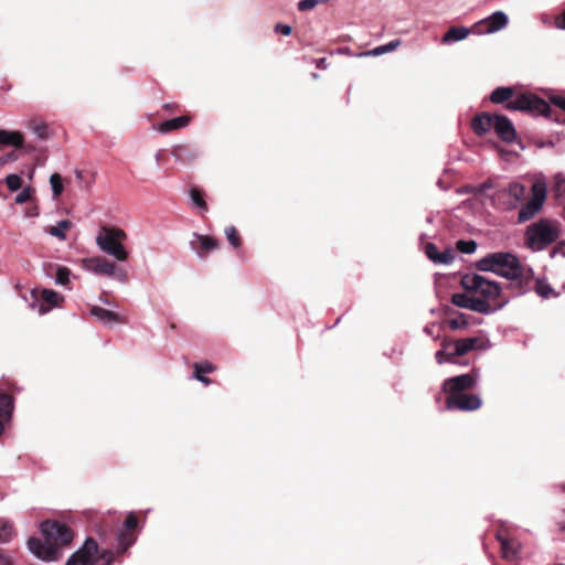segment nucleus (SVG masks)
Segmentation results:
<instances>
[{
  "label": "nucleus",
  "mask_w": 565,
  "mask_h": 565,
  "mask_svg": "<svg viewBox=\"0 0 565 565\" xmlns=\"http://www.w3.org/2000/svg\"><path fill=\"white\" fill-rule=\"evenodd\" d=\"M40 531L45 536V541L31 537L28 541L30 552L38 558L52 562L61 557L57 542L67 545L73 540L71 529L58 521H44L40 524Z\"/></svg>",
  "instance_id": "obj_1"
},
{
  "label": "nucleus",
  "mask_w": 565,
  "mask_h": 565,
  "mask_svg": "<svg viewBox=\"0 0 565 565\" xmlns=\"http://www.w3.org/2000/svg\"><path fill=\"white\" fill-rule=\"evenodd\" d=\"M512 87H498L491 95L490 100L494 104H503L505 102V108L509 110L527 111L533 115H542L551 117V107L547 102L537 97L531 93H524L515 96Z\"/></svg>",
  "instance_id": "obj_2"
},
{
  "label": "nucleus",
  "mask_w": 565,
  "mask_h": 565,
  "mask_svg": "<svg viewBox=\"0 0 565 565\" xmlns=\"http://www.w3.org/2000/svg\"><path fill=\"white\" fill-rule=\"evenodd\" d=\"M477 268L481 271H491L509 280L526 277L532 274L531 268H524L519 258L504 252L492 253L477 262Z\"/></svg>",
  "instance_id": "obj_3"
},
{
  "label": "nucleus",
  "mask_w": 565,
  "mask_h": 565,
  "mask_svg": "<svg viewBox=\"0 0 565 565\" xmlns=\"http://www.w3.org/2000/svg\"><path fill=\"white\" fill-rule=\"evenodd\" d=\"M561 235L559 224L555 221L542 218L527 226L525 244L534 252L543 250L554 243Z\"/></svg>",
  "instance_id": "obj_4"
},
{
  "label": "nucleus",
  "mask_w": 565,
  "mask_h": 565,
  "mask_svg": "<svg viewBox=\"0 0 565 565\" xmlns=\"http://www.w3.org/2000/svg\"><path fill=\"white\" fill-rule=\"evenodd\" d=\"M126 239L127 234L124 230L103 226L96 236V245L102 252L114 257L116 260L126 262L129 255L122 244Z\"/></svg>",
  "instance_id": "obj_5"
},
{
  "label": "nucleus",
  "mask_w": 565,
  "mask_h": 565,
  "mask_svg": "<svg viewBox=\"0 0 565 565\" xmlns=\"http://www.w3.org/2000/svg\"><path fill=\"white\" fill-rule=\"evenodd\" d=\"M461 286L466 291L476 296H480L488 302L498 299L501 294V288L498 282L487 279L479 274H467L461 278Z\"/></svg>",
  "instance_id": "obj_6"
},
{
  "label": "nucleus",
  "mask_w": 565,
  "mask_h": 565,
  "mask_svg": "<svg viewBox=\"0 0 565 565\" xmlns=\"http://www.w3.org/2000/svg\"><path fill=\"white\" fill-rule=\"evenodd\" d=\"M491 198L495 207L512 211L524 201L525 186L519 182H511L508 186L498 189Z\"/></svg>",
  "instance_id": "obj_7"
},
{
  "label": "nucleus",
  "mask_w": 565,
  "mask_h": 565,
  "mask_svg": "<svg viewBox=\"0 0 565 565\" xmlns=\"http://www.w3.org/2000/svg\"><path fill=\"white\" fill-rule=\"evenodd\" d=\"M63 300L64 297L53 289L34 288L31 291V301L29 306L40 316H43L57 307Z\"/></svg>",
  "instance_id": "obj_8"
},
{
  "label": "nucleus",
  "mask_w": 565,
  "mask_h": 565,
  "mask_svg": "<svg viewBox=\"0 0 565 565\" xmlns=\"http://www.w3.org/2000/svg\"><path fill=\"white\" fill-rule=\"evenodd\" d=\"M82 268L95 275L116 277L119 281L127 279V273L124 269L117 268L114 263L99 256L83 258Z\"/></svg>",
  "instance_id": "obj_9"
},
{
  "label": "nucleus",
  "mask_w": 565,
  "mask_h": 565,
  "mask_svg": "<svg viewBox=\"0 0 565 565\" xmlns=\"http://www.w3.org/2000/svg\"><path fill=\"white\" fill-rule=\"evenodd\" d=\"M546 199V184L543 181H535L532 185V195L527 203H525L518 215L519 223H524L533 218L542 209Z\"/></svg>",
  "instance_id": "obj_10"
},
{
  "label": "nucleus",
  "mask_w": 565,
  "mask_h": 565,
  "mask_svg": "<svg viewBox=\"0 0 565 565\" xmlns=\"http://www.w3.org/2000/svg\"><path fill=\"white\" fill-rule=\"evenodd\" d=\"M478 376L473 373H467L447 379L443 384V390L448 396L459 395L475 387Z\"/></svg>",
  "instance_id": "obj_11"
},
{
  "label": "nucleus",
  "mask_w": 565,
  "mask_h": 565,
  "mask_svg": "<svg viewBox=\"0 0 565 565\" xmlns=\"http://www.w3.org/2000/svg\"><path fill=\"white\" fill-rule=\"evenodd\" d=\"M97 552L98 545L96 541L87 537L83 546L68 557L65 565H92Z\"/></svg>",
  "instance_id": "obj_12"
},
{
  "label": "nucleus",
  "mask_w": 565,
  "mask_h": 565,
  "mask_svg": "<svg viewBox=\"0 0 565 565\" xmlns=\"http://www.w3.org/2000/svg\"><path fill=\"white\" fill-rule=\"evenodd\" d=\"M481 398L476 394L462 393L459 395L447 396L446 408L459 409L463 412L476 411L481 406Z\"/></svg>",
  "instance_id": "obj_13"
},
{
  "label": "nucleus",
  "mask_w": 565,
  "mask_h": 565,
  "mask_svg": "<svg viewBox=\"0 0 565 565\" xmlns=\"http://www.w3.org/2000/svg\"><path fill=\"white\" fill-rule=\"evenodd\" d=\"M508 15L503 11H495L491 15L480 20L476 26L486 25L484 30H478V33H494L507 26Z\"/></svg>",
  "instance_id": "obj_14"
},
{
  "label": "nucleus",
  "mask_w": 565,
  "mask_h": 565,
  "mask_svg": "<svg viewBox=\"0 0 565 565\" xmlns=\"http://www.w3.org/2000/svg\"><path fill=\"white\" fill-rule=\"evenodd\" d=\"M493 130L500 139L505 142H512L516 138V132L511 120L503 115H495Z\"/></svg>",
  "instance_id": "obj_15"
},
{
  "label": "nucleus",
  "mask_w": 565,
  "mask_h": 565,
  "mask_svg": "<svg viewBox=\"0 0 565 565\" xmlns=\"http://www.w3.org/2000/svg\"><path fill=\"white\" fill-rule=\"evenodd\" d=\"M424 250L427 258L438 265H449L455 259V252L451 248L439 252L434 243H427Z\"/></svg>",
  "instance_id": "obj_16"
},
{
  "label": "nucleus",
  "mask_w": 565,
  "mask_h": 565,
  "mask_svg": "<svg viewBox=\"0 0 565 565\" xmlns=\"http://www.w3.org/2000/svg\"><path fill=\"white\" fill-rule=\"evenodd\" d=\"M457 344L455 340L444 339L441 342V349L435 353V359L438 364L444 363H457Z\"/></svg>",
  "instance_id": "obj_17"
},
{
  "label": "nucleus",
  "mask_w": 565,
  "mask_h": 565,
  "mask_svg": "<svg viewBox=\"0 0 565 565\" xmlns=\"http://www.w3.org/2000/svg\"><path fill=\"white\" fill-rule=\"evenodd\" d=\"M190 247L196 253L199 257H203L204 255L202 250H214L217 247V241L211 236L194 233L193 238L190 241Z\"/></svg>",
  "instance_id": "obj_18"
},
{
  "label": "nucleus",
  "mask_w": 565,
  "mask_h": 565,
  "mask_svg": "<svg viewBox=\"0 0 565 565\" xmlns=\"http://www.w3.org/2000/svg\"><path fill=\"white\" fill-rule=\"evenodd\" d=\"M46 276L54 279L57 286L67 287L71 281V270L61 265L50 264L45 267Z\"/></svg>",
  "instance_id": "obj_19"
},
{
  "label": "nucleus",
  "mask_w": 565,
  "mask_h": 565,
  "mask_svg": "<svg viewBox=\"0 0 565 565\" xmlns=\"http://www.w3.org/2000/svg\"><path fill=\"white\" fill-rule=\"evenodd\" d=\"M89 312H90V316L96 318L97 321H99L100 323H103L105 326H113L116 323L125 322L124 319L115 311H111V310H108V309H105V308H102L98 306L92 307Z\"/></svg>",
  "instance_id": "obj_20"
},
{
  "label": "nucleus",
  "mask_w": 565,
  "mask_h": 565,
  "mask_svg": "<svg viewBox=\"0 0 565 565\" xmlns=\"http://www.w3.org/2000/svg\"><path fill=\"white\" fill-rule=\"evenodd\" d=\"M507 302V300H503L497 305H491L481 297H471L469 309L479 313L490 315L501 309Z\"/></svg>",
  "instance_id": "obj_21"
},
{
  "label": "nucleus",
  "mask_w": 565,
  "mask_h": 565,
  "mask_svg": "<svg viewBox=\"0 0 565 565\" xmlns=\"http://www.w3.org/2000/svg\"><path fill=\"white\" fill-rule=\"evenodd\" d=\"M494 117H495V115H489L486 113L478 115L472 120V124H471L473 131L477 135L482 136L486 132H488L489 130L493 129Z\"/></svg>",
  "instance_id": "obj_22"
},
{
  "label": "nucleus",
  "mask_w": 565,
  "mask_h": 565,
  "mask_svg": "<svg viewBox=\"0 0 565 565\" xmlns=\"http://www.w3.org/2000/svg\"><path fill=\"white\" fill-rule=\"evenodd\" d=\"M498 540L501 545L502 557L508 561L515 559L519 554L520 544L513 539H505L501 535L498 536Z\"/></svg>",
  "instance_id": "obj_23"
},
{
  "label": "nucleus",
  "mask_w": 565,
  "mask_h": 565,
  "mask_svg": "<svg viewBox=\"0 0 565 565\" xmlns=\"http://www.w3.org/2000/svg\"><path fill=\"white\" fill-rule=\"evenodd\" d=\"M456 344L458 347L457 349V355L463 356L467 353L479 349L481 347V339L477 337L471 338H462L455 340Z\"/></svg>",
  "instance_id": "obj_24"
},
{
  "label": "nucleus",
  "mask_w": 565,
  "mask_h": 565,
  "mask_svg": "<svg viewBox=\"0 0 565 565\" xmlns=\"http://www.w3.org/2000/svg\"><path fill=\"white\" fill-rule=\"evenodd\" d=\"M23 135L20 131H9L0 129V145L13 146L15 148L23 147Z\"/></svg>",
  "instance_id": "obj_25"
},
{
  "label": "nucleus",
  "mask_w": 565,
  "mask_h": 565,
  "mask_svg": "<svg viewBox=\"0 0 565 565\" xmlns=\"http://www.w3.org/2000/svg\"><path fill=\"white\" fill-rule=\"evenodd\" d=\"M470 34V29L466 26H451L443 36V43L449 44L465 40Z\"/></svg>",
  "instance_id": "obj_26"
},
{
  "label": "nucleus",
  "mask_w": 565,
  "mask_h": 565,
  "mask_svg": "<svg viewBox=\"0 0 565 565\" xmlns=\"http://www.w3.org/2000/svg\"><path fill=\"white\" fill-rule=\"evenodd\" d=\"M189 122H190V117H188V116L175 117V118L163 121L159 126V131L161 134H167L172 130L186 127L189 125Z\"/></svg>",
  "instance_id": "obj_27"
},
{
  "label": "nucleus",
  "mask_w": 565,
  "mask_h": 565,
  "mask_svg": "<svg viewBox=\"0 0 565 565\" xmlns=\"http://www.w3.org/2000/svg\"><path fill=\"white\" fill-rule=\"evenodd\" d=\"M73 226V223L70 220H61L56 225L50 226L46 230V233L53 237L58 238L60 241L66 239V231H68Z\"/></svg>",
  "instance_id": "obj_28"
},
{
  "label": "nucleus",
  "mask_w": 565,
  "mask_h": 565,
  "mask_svg": "<svg viewBox=\"0 0 565 565\" xmlns=\"http://www.w3.org/2000/svg\"><path fill=\"white\" fill-rule=\"evenodd\" d=\"M15 531L12 521L0 519V543L7 544L13 540Z\"/></svg>",
  "instance_id": "obj_29"
},
{
  "label": "nucleus",
  "mask_w": 565,
  "mask_h": 565,
  "mask_svg": "<svg viewBox=\"0 0 565 565\" xmlns=\"http://www.w3.org/2000/svg\"><path fill=\"white\" fill-rule=\"evenodd\" d=\"M13 411V399L9 394H0V417L9 420Z\"/></svg>",
  "instance_id": "obj_30"
},
{
  "label": "nucleus",
  "mask_w": 565,
  "mask_h": 565,
  "mask_svg": "<svg viewBox=\"0 0 565 565\" xmlns=\"http://www.w3.org/2000/svg\"><path fill=\"white\" fill-rule=\"evenodd\" d=\"M190 199L192 202V205L196 207L201 213H204L207 211V204L203 198V194L198 189H191L190 190Z\"/></svg>",
  "instance_id": "obj_31"
},
{
  "label": "nucleus",
  "mask_w": 565,
  "mask_h": 565,
  "mask_svg": "<svg viewBox=\"0 0 565 565\" xmlns=\"http://www.w3.org/2000/svg\"><path fill=\"white\" fill-rule=\"evenodd\" d=\"M117 542L119 546L118 553H124L129 546L135 543V537L131 533L126 531H119L117 535Z\"/></svg>",
  "instance_id": "obj_32"
},
{
  "label": "nucleus",
  "mask_w": 565,
  "mask_h": 565,
  "mask_svg": "<svg viewBox=\"0 0 565 565\" xmlns=\"http://www.w3.org/2000/svg\"><path fill=\"white\" fill-rule=\"evenodd\" d=\"M50 184L52 188L53 199H57L63 192V181L58 173H53L50 177Z\"/></svg>",
  "instance_id": "obj_33"
},
{
  "label": "nucleus",
  "mask_w": 565,
  "mask_h": 565,
  "mask_svg": "<svg viewBox=\"0 0 565 565\" xmlns=\"http://www.w3.org/2000/svg\"><path fill=\"white\" fill-rule=\"evenodd\" d=\"M447 324L451 330H460L466 329L469 326V321L467 316L461 313L458 317L449 318Z\"/></svg>",
  "instance_id": "obj_34"
},
{
  "label": "nucleus",
  "mask_w": 565,
  "mask_h": 565,
  "mask_svg": "<svg viewBox=\"0 0 565 565\" xmlns=\"http://www.w3.org/2000/svg\"><path fill=\"white\" fill-rule=\"evenodd\" d=\"M553 192L557 198L565 194V175L561 172L554 175Z\"/></svg>",
  "instance_id": "obj_35"
},
{
  "label": "nucleus",
  "mask_w": 565,
  "mask_h": 565,
  "mask_svg": "<svg viewBox=\"0 0 565 565\" xmlns=\"http://www.w3.org/2000/svg\"><path fill=\"white\" fill-rule=\"evenodd\" d=\"M471 297L463 292H457L451 296V302L459 308L469 309Z\"/></svg>",
  "instance_id": "obj_36"
},
{
  "label": "nucleus",
  "mask_w": 565,
  "mask_h": 565,
  "mask_svg": "<svg viewBox=\"0 0 565 565\" xmlns=\"http://www.w3.org/2000/svg\"><path fill=\"white\" fill-rule=\"evenodd\" d=\"M4 182L11 192L18 191L22 186V178L15 173L7 175Z\"/></svg>",
  "instance_id": "obj_37"
},
{
  "label": "nucleus",
  "mask_w": 565,
  "mask_h": 565,
  "mask_svg": "<svg viewBox=\"0 0 565 565\" xmlns=\"http://www.w3.org/2000/svg\"><path fill=\"white\" fill-rule=\"evenodd\" d=\"M388 53V43L380 45L373 50L362 51L356 56L359 57H370V56H380Z\"/></svg>",
  "instance_id": "obj_38"
},
{
  "label": "nucleus",
  "mask_w": 565,
  "mask_h": 565,
  "mask_svg": "<svg viewBox=\"0 0 565 565\" xmlns=\"http://www.w3.org/2000/svg\"><path fill=\"white\" fill-rule=\"evenodd\" d=\"M172 154L177 161H185L188 157L194 158L195 154L190 153V149L186 146H177L172 150Z\"/></svg>",
  "instance_id": "obj_39"
},
{
  "label": "nucleus",
  "mask_w": 565,
  "mask_h": 565,
  "mask_svg": "<svg viewBox=\"0 0 565 565\" xmlns=\"http://www.w3.org/2000/svg\"><path fill=\"white\" fill-rule=\"evenodd\" d=\"M328 0H300L297 4V9L301 12L312 10L318 4L326 3Z\"/></svg>",
  "instance_id": "obj_40"
},
{
  "label": "nucleus",
  "mask_w": 565,
  "mask_h": 565,
  "mask_svg": "<svg viewBox=\"0 0 565 565\" xmlns=\"http://www.w3.org/2000/svg\"><path fill=\"white\" fill-rule=\"evenodd\" d=\"M225 235H226V238L228 239L230 244L234 248H237L241 245L239 236H238L237 231H236V228L234 226L226 227L225 228Z\"/></svg>",
  "instance_id": "obj_41"
},
{
  "label": "nucleus",
  "mask_w": 565,
  "mask_h": 565,
  "mask_svg": "<svg viewBox=\"0 0 565 565\" xmlns=\"http://www.w3.org/2000/svg\"><path fill=\"white\" fill-rule=\"evenodd\" d=\"M457 248L463 254H472L477 249V243L475 241H458Z\"/></svg>",
  "instance_id": "obj_42"
},
{
  "label": "nucleus",
  "mask_w": 565,
  "mask_h": 565,
  "mask_svg": "<svg viewBox=\"0 0 565 565\" xmlns=\"http://www.w3.org/2000/svg\"><path fill=\"white\" fill-rule=\"evenodd\" d=\"M34 190L31 186H25L21 190V192L15 196L14 202L17 204H23L31 200Z\"/></svg>",
  "instance_id": "obj_43"
},
{
  "label": "nucleus",
  "mask_w": 565,
  "mask_h": 565,
  "mask_svg": "<svg viewBox=\"0 0 565 565\" xmlns=\"http://www.w3.org/2000/svg\"><path fill=\"white\" fill-rule=\"evenodd\" d=\"M215 366L211 362H201L194 364V374L212 373Z\"/></svg>",
  "instance_id": "obj_44"
},
{
  "label": "nucleus",
  "mask_w": 565,
  "mask_h": 565,
  "mask_svg": "<svg viewBox=\"0 0 565 565\" xmlns=\"http://www.w3.org/2000/svg\"><path fill=\"white\" fill-rule=\"evenodd\" d=\"M550 103L563 111H565V96L559 94L551 95L548 98Z\"/></svg>",
  "instance_id": "obj_45"
},
{
  "label": "nucleus",
  "mask_w": 565,
  "mask_h": 565,
  "mask_svg": "<svg viewBox=\"0 0 565 565\" xmlns=\"http://www.w3.org/2000/svg\"><path fill=\"white\" fill-rule=\"evenodd\" d=\"M536 292L543 298H548L550 295L553 292V289L547 284L537 281Z\"/></svg>",
  "instance_id": "obj_46"
},
{
  "label": "nucleus",
  "mask_w": 565,
  "mask_h": 565,
  "mask_svg": "<svg viewBox=\"0 0 565 565\" xmlns=\"http://www.w3.org/2000/svg\"><path fill=\"white\" fill-rule=\"evenodd\" d=\"M138 524V519L131 513L125 520L126 531H132Z\"/></svg>",
  "instance_id": "obj_47"
},
{
  "label": "nucleus",
  "mask_w": 565,
  "mask_h": 565,
  "mask_svg": "<svg viewBox=\"0 0 565 565\" xmlns=\"http://www.w3.org/2000/svg\"><path fill=\"white\" fill-rule=\"evenodd\" d=\"M275 31L287 36L291 34L292 28L289 24L277 23L275 25Z\"/></svg>",
  "instance_id": "obj_48"
},
{
  "label": "nucleus",
  "mask_w": 565,
  "mask_h": 565,
  "mask_svg": "<svg viewBox=\"0 0 565 565\" xmlns=\"http://www.w3.org/2000/svg\"><path fill=\"white\" fill-rule=\"evenodd\" d=\"M492 188H493V182L491 180H488V181L481 183L480 185H478V188L476 189V193L482 194Z\"/></svg>",
  "instance_id": "obj_49"
},
{
  "label": "nucleus",
  "mask_w": 565,
  "mask_h": 565,
  "mask_svg": "<svg viewBox=\"0 0 565 565\" xmlns=\"http://www.w3.org/2000/svg\"><path fill=\"white\" fill-rule=\"evenodd\" d=\"M555 28L565 30V10L555 18Z\"/></svg>",
  "instance_id": "obj_50"
},
{
  "label": "nucleus",
  "mask_w": 565,
  "mask_h": 565,
  "mask_svg": "<svg viewBox=\"0 0 565 565\" xmlns=\"http://www.w3.org/2000/svg\"><path fill=\"white\" fill-rule=\"evenodd\" d=\"M102 557L106 559L105 564H103V565H113V562L115 559V553L114 552L103 553Z\"/></svg>",
  "instance_id": "obj_51"
},
{
  "label": "nucleus",
  "mask_w": 565,
  "mask_h": 565,
  "mask_svg": "<svg viewBox=\"0 0 565 565\" xmlns=\"http://www.w3.org/2000/svg\"><path fill=\"white\" fill-rule=\"evenodd\" d=\"M0 565H13V563L9 556L0 554Z\"/></svg>",
  "instance_id": "obj_52"
},
{
  "label": "nucleus",
  "mask_w": 565,
  "mask_h": 565,
  "mask_svg": "<svg viewBox=\"0 0 565 565\" xmlns=\"http://www.w3.org/2000/svg\"><path fill=\"white\" fill-rule=\"evenodd\" d=\"M194 379L204 384L210 383V380L201 374H194Z\"/></svg>",
  "instance_id": "obj_53"
},
{
  "label": "nucleus",
  "mask_w": 565,
  "mask_h": 565,
  "mask_svg": "<svg viewBox=\"0 0 565 565\" xmlns=\"http://www.w3.org/2000/svg\"><path fill=\"white\" fill-rule=\"evenodd\" d=\"M399 44L398 41H391V51L395 50V47H397Z\"/></svg>",
  "instance_id": "obj_54"
},
{
  "label": "nucleus",
  "mask_w": 565,
  "mask_h": 565,
  "mask_svg": "<svg viewBox=\"0 0 565 565\" xmlns=\"http://www.w3.org/2000/svg\"><path fill=\"white\" fill-rule=\"evenodd\" d=\"M558 525H559V530H561L562 532H565V519H564L563 521H561V522L558 523Z\"/></svg>",
  "instance_id": "obj_55"
},
{
  "label": "nucleus",
  "mask_w": 565,
  "mask_h": 565,
  "mask_svg": "<svg viewBox=\"0 0 565 565\" xmlns=\"http://www.w3.org/2000/svg\"><path fill=\"white\" fill-rule=\"evenodd\" d=\"M160 158H161V150L157 151V153H156V156H154V159H156V162H157V163H159Z\"/></svg>",
  "instance_id": "obj_56"
},
{
  "label": "nucleus",
  "mask_w": 565,
  "mask_h": 565,
  "mask_svg": "<svg viewBox=\"0 0 565 565\" xmlns=\"http://www.w3.org/2000/svg\"><path fill=\"white\" fill-rule=\"evenodd\" d=\"M76 175H77V178H81L82 177V172L81 171H76Z\"/></svg>",
  "instance_id": "obj_57"
},
{
  "label": "nucleus",
  "mask_w": 565,
  "mask_h": 565,
  "mask_svg": "<svg viewBox=\"0 0 565 565\" xmlns=\"http://www.w3.org/2000/svg\"><path fill=\"white\" fill-rule=\"evenodd\" d=\"M103 302L109 305V301L107 299L102 300Z\"/></svg>",
  "instance_id": "obj_58"
}]
</instances>
